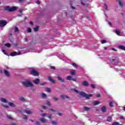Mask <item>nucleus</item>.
I'll return each instance as SVG.
<instances>
[{
  "instance_id": "13",
  "label": "nucleus",
  "mask_w": 125,
  "mask_h": 125,
  "mask_svg": "<svg viewBox=\"0 0 125 125\" xmlns=\"http://www.w3.org/2000/svg\"><path fill=\"white\" fill-rule=\"evenodd\" d=\"M4 10H6L7 11H10V7H9V6H8L4 7Z\"/></svg>"
},
{
  "instance_id": "24",
  "label": "nucleus",
  "mask_w": 125,
  "mask_h": 125,
  "mask_svg": "<svg viewBox=\"0 0 125 125\" xmlns=\"http://www.w3.org/2000/svg\"><path fill=\"white\" fill-rule=\"evenodd\" d=\"M34 32H38V31H39L38 26H36V27H34Z\"/></svg>"
},
{
  "instance_id": "50",
  "label": "nucleus",
  "mask_w": 125,
  "mask_h": 125,
  "mask_svg": "<svg viewBox=\"0 0 125 125\" xmlns=\"http://www.w3.org/2000/svg\"><path fill=\"white\" fill-rule=\"evenodd\" d=\"M96 96H97V97H100L101 95L99 94H97Z\"/></svg>"
},
{
  "instance_id": "43",
  "label": "nucleus",
  "mask_w": 125,
  "mask_h": 125,
  "mask_svg": "<svg viewBox=\"0 0 125 125\" xmlns=\"http://www.w3.org/2000/svg\"><path fill=\"white\" fill-rule=\"evenodd\" d=\"M20 100H21V101H25V99L24 98H21Z\"/></svg>"
},
{
  "instance_id": "8",
  "label": "nucleus",
  "mask_w": 125,
  "mask_h": 125,
  "mask_svg": "<svg viewBox=\"0 0 125 125\" xmlns=\"http://www.w3.org/2000/svg\"><path fill=\"white\" fill-rule=\"evenodd\" d=\"M48 79L52 83H55V80H53L50 76L48 77Z\"/></svg>"
},
{
  "instance_id": "26",
  "label": "nucleus",
  "mask_w": 125,
  "mask_h": 125,
  "mask_svg": "<svg viewBox=\"0 0 125 125\" xmlns=\"http://www.w3.org/2000/svg\"><path fill=\"white\" fill-rule=\"evenodd\" d=\"M106 107H105V106H103L102 107V112H105V111H106Z\"/></svg>"
},
{
  "instance_id": "41",
  "label": "nucleus",
  "mask_w": 125,
  "mask_h": 125,
  "mask_svg": "<svg viewBox=\"0 0 125 125\" xmlns=\"http://www.w3.org/2000/svg\"><path fill=\"white\" fill-rule=\"evenodd\" d=\"M102 43H106L105 40H103L101 41Z\"/></svg>"
},
{
  "instance_id": "57",
  "label": "nucleus",
  "mask_w": 125,
  "mask_h": 125,
  "mask_svg": "<svg viewBox=\"0 0 125 125\" xmlns=\"http://www.w3.org/2000/svg\"><path fill=\"white\" fill-rule=\"evenodd\" d=\"M30 25H33V22L31 21V22H30Z\"/></svg>"
},
{
  "instance_id": "11",
  "label": "nucleus",
  "mask_w": 125,
  "mask_h": 125,
  "mask_svg": "<svg viewBox=\"0 0 125 125\" xmlns=\"http://www.w3.org/2000/svg\"><path fill=\"white\" fill-rule=\"evenodd\" d=\"M0 100L1 102H3V103H7V100L3 98H0Z\"/></svg>"
},
{
  "instance_id": "6",
  "label": "nucleus",
  "mask_w": 125,
  "mask_h": 125,
  "mask_svg": "<svg viewBox=\"0 0 125 125\" xmlns=\"http://www.w3.org/2000/svg\"><path fill=\"white\" fill-rule=\"evenodd\" d=\"M24 112L26 113L27 115H32V114H33V111L30 110L29 109L24 110Z\"/></svg>"
},
{
  "instance_id": "36",
  "label": "nucleus",
  "mask_w": 125,
  "mask_h": 125,
  "mask_svg": "<svg viewBox=\"0 0 125 125\" xmlns=\"http://www.w3.org/2000/svg\"><path fill=\"white\" fill-rule=\"evenodd\" d=\"M109 105H110V107H113V102H110V103H109Z\"/></svg>"
},
{
  "instance_id": "35",
  "label": "nucleus",
  "mask_w": 125,
  "mask_h": 125,
  "mask_svg": "<svg viewBox=\"0 0 125 125\" xmlns=\"http://www.w3.org/2000/svg\"><path fill=\"white\" fill-rule=\"evenodd\" d=\"M5 46H7V47H10V44L7 43L5 44Z\"/></svg>"
},
{
  "instance_id": "27",
  "label": "nucleus",
  "mask_w": 125,
  "mask_h": 125,
  "mask_svg": "<svg viewBox=\"0 0 125 125\" xmlns=\"http://www.w3.org/2000/svg\"><path fill=\"white\" fill-rule=\"evenodd\" d=\"M115 33H116V34H117V35H120L121 32H120V30H119L118 29H116L115 30Z\"/></svg>"
},
{
  "instance_id": "17",
  "label": "nucleus",
  "mask_w": 125,
  "mask_h": 125,
  "mask_svg": "<svg viewBox=\"0 0 125 125\" xmlns=\"http://www.w3.org/2000/svg\"><path fill=\"white\" fill-rule=\"evenodd\" d=\"M71 75H72L73 76H75L76 75V70H72L70 71Z\"/></svg>"
},
{
  "instance_id": "38",
  "label": "nucleus",
  "mask_w": 125,
  "mask_h": 125,
  "mask_svg": "<svg viewBox=\"0 0 125 125\" xmlns=\"http://www.w3.org/2000/svg\"><path fill=\"white\" fill-rule=\"evenodd\" d=\"M104 7L106 10H108V7H107V5L106 4H104Z\"/></svg>"
},
{
  "instance_id": "2",
  "label": "nucleus",
  "mask_w": 125,
  "mask_h": 125,
  "mask_svg": "<svg viewBox=\"0 0 125 125\" xmlns=\"http://www.w3.org/2000/svg\"><path fill=\"white\" fill-rule=\"evenodd\" d=\"M22 85L25 87H32V86H33V83H32L29 80L22 82Z\"/></svg>"
},
{
  "instance_id": "52",
  "label": "nucleus",
  "mask_w": 125,
  "mask_h": 125,
  "mask_svg": "<svg viewBox=\"0 0 125 125\" xmlns=\"http://www.w3.org/2000/svg\"><path fill=\"white\" fill-rule=\"evenodd\" d=\"M110 61H111V62H113V61H115V59H112L110 60Z\"/></svg>"
},
{
  "instance_id": "42",
  "label": "nucleus",
  "mask_w": 125,
  "mask_h": 125,
  "mask_svg": "<svg viewBox=\"0 0 125 125\" xmlns=\"http://www.w3.org/2000/svg\"><path fill=\"white\" fill-rule=\"evenodd\" d=\"M53 99L55 101H57V100H58V98H56V97H54L53 98Z\"/></svg>"
},
{
  "instance_id": "7",
  "label": "nucleus",
  "mask_w": 125,
  "mask_h": 125,
  "mask_svg": "<svg viewBox=\"0 0 125 125\" xmlns=\"http://www.w3.org/2000/svg\"><path fill=\"white\" fill-rule=\"evenodd\" d=\"M67 81H73V82H77L76 78H72L71 76H68L67 77Z\"/></svg>"
},
{
  "instance_id": "16",
  "label": "nucleus",
  "mask_w": 125,
  "mask_h": 125,
  "mask_svg": "<svg viewBox=\"0 0 125 125\" xmlns=\"http://www.w3.org/2000/svg\"><path fill=\"white\" fill-rule=\"evenodd\" d=\"M8 105L11 107H13L16 106V105H15L13 103H11V102L9 103Z\"/></svg>"
},
{
  "instance_id": "44",
  "label": "nucleus",
  "mask_w": 125,
  "mask_h": 125,
  "mask_svg": "<svg viewBox=\"0 0 125 125\" xmlns=\"http://www.w3.org/2000/svg\"><path fill=\"white\" fill-rule=\"evenodd\" d=\"M46 116V113H43V114L42 115V117H45Z\"/></svg>"
},
{
  "instance_id": "19",
  "label": "nucleus",
  "mask_w": 125,
  "mask_h": 125,
  "mask_svg": "<svg viewBox=\"0 0 125 125\" xmlns=\"http://www.w3.org/2000/svg\"><path fill=\"white\" fill-rule=\"evenodd\" d=\"M119 48H120V49H122V50H125V47L123 45H119Z\"/></svg>"
},
{
  "instance_id": "28",
  "label": "nucleus",
  "mask_w": 125,
  "mask_h": 125,
  "mask_svg": "<svg viewBox=\"0 0 125 125\" xmlns=\"http://www.w3.org/2000/svg\"><path fill=\"white\" fill-rule=\"evenodd\" d=\"M72 65V66H73V67H76V68H78V65H77L76 63H73Z\"/></svg>"
},
{
  "instance_id": "32",
  "label": "nucleus",
  "mask_w": 125,
  "mask_h": 125,
  "mask_svg": "<svg viewBox=\"0 0 125 125\" xmlns=\"http://www.w3.org/2000/svg\"><path fill=\"white\" fill-rule=\"evenodd\" d=\"M7 117L8 119H9L10 120H13V118H12V117H11V115H7Z\"/></svg>"
},
{
  "instance_id": "59",
  "label": "nucleus",
  "mask_w": 125,
  "mask_h": 125,
  "mask_svg": "<svg viewBox=\"0 0 125 125\" xmlns=\"http://www.w3.org/2000/svg\"><path fill=\"white\" fill-rule=\"evenodd\" d=\"M109 25H112V23L110 22H108Z\"/></svg>"
},
{
  "instance_id": "45",
  "label": "nucleus",
  "mask_w": 125,
  "mask_h": 125,
  "mask_svg": "<svg viewBox=\"0 0 125 125\" xmlns=\"http://www.w3.org/2000/svg\"><path fill=\"white\" fill-rule=\"evenodd\" d=\"M3 107H4V108H8V106L7 105H3Z\"/></svg>"
},
{
  "instance_id": "23",
  "label": "nucleus",
  "mask_w": 125,
  "mask_h": 125,
  "mask_svg": "<svg viewBox=\"0 0 125 125\" xmlns=\"http://www.w3.org/2000/svg\"><path fill=\"white\" fill-rule=\"evenodd\" d=\"M40 121L42 123H46L45 119L44 118H40Z\"/></svg>"
},
{
  "instance_id": "39",
  "label": "nucleus",
  "mask_w": 125,
  "mask_h": 125,
  "mask_svg": "<svg viewBox=\"0 0 125 125\" xmlns=\"http://www.w3.org/2000/svg\"><path fill=\"white\" fill-rule=\"evenodd\" d=\"M18 31H19L18 28L15 27V32H18Z\"/></svg>"
},
{
  "instance_id": "5",
  "label": "nucleus",
  "mask_w": 125,
  "mask_h": 125,
  "mask_svg": "<svg viewBox=\"0 0 125 125\" xmlns=\"http://www.w3.org/2000/svg\"><path fill=\"white\" fill-rule=\"evenodd\" d=\"M21 54V52H19L18 53L16 52H13L10 54L11 56H16V55H20Z\"/></svg>"
},
{
  "instance_id": "25",
  "label": "nucleus",
  "mask_w": 125,
  "mask_h": 125,
  "mask_svg": "<svg viewBox=\"0 0 125 125\" xmlns=\"http://www.w3.org/2000/svg\"><path fill=\"white\" fill-rule=\"evenodd\" d=\"M111 121H112V117L111 116H109V117H107V122H111Z\"/></svg>"
},
{
  "instance_id": "37",
  "label": "nucleus",
  "mask_w": 125,
  "mask_h": 125,
  "mask_svg": "<svg viewBox=\"0 0 125 125\" xmlns=\"http://www.w3.org/2000/svg\"><path fill=\"white\" fill-rule=\"evenodd\" d=\"M32 30L31 29V28H28L27 29V32L28 33H31Z\"/></svg>"
},
{
  "instance_id": "18",
  "label": "nucleus",
  "mask_w": 125,
  "mask_h": 125,
  "mask_svg": "<svg viewBox=\"0 0 125 125\" xmlns=\"http://www.w3.org/2000/svg\"><path fill=\"white\" fill-rule=\"evenodd\" d=\"M61 98L62 99H65V98H69V97L68 96H67V95H61Z\"/></svg>"
},
{
  "instance_id": "30",
  "label": "nucleus",
  "mask_w": 125,
  "mask_h": 125,
  "mask_svg": "<svg viewBox=\"0 0 125 125\" xmlns=\"http://www.w3.org/2000/svg\"><path fill=\"white\" fill-rule=\"evenodd\" d=\"M119 3L120 6H123V2L121 0H119Z\"/></svg>"
},
{
  "instance_id": "12",
  "label": "nucleus",
  "mask_w": 125,
  "mask_h": 125,
  "mask_svg": "<svg viewBox=\"0 0 125 125\" xmlns=\"http://www.w3.org/2000/svg\"><path fill=\"white\" fill-rule=\"evenodd\" d=\"M83 85L84 86H88V83L86 81H83L82 83Z\"/></svg>"
},
{
  "instance_id": "20",
  "label": "nucleus",
  "mask_w": 125,
  "mask_h": 125,
  "mask_svg": "<svg viewBox=\"0 0 125 125\" xmlns=\"http://www.w3.org/2000/svg\"><path fill=\"white\" fill-rule=\"evenodd\" d=\"M4 72L5 75H6L7 77L9 76V72H8V71H6V70H4Z\"/></svg>"
},
{
  "instance_id": "40",
  "label": "nucleus",
  "mask_w": 125,
  "mask_h": 125,
  "mask_svg": "<svg viewBox=\"0 0 125 125\" xmlns=\"http://www.w3.org/2000/svg\"><path fill=\"white\" fill-rule=\"evenodd\" d=\"M91 86L92 88H95V85L91 84Z\"/></svg>"
},
{
  "instance_id": "31",
  "label": "nucleus",
  "mask_w": 125,
  "mask_h": 125,
  "mask_svg": "<svg viewBox=\"0 0 125 125\" xmlns=\"http://www.w3.org/2000/svg\"><path fill=\"white\" fill-rule=\"evenodd\" d=\"M48 119H52V115H51V114H49L48 116Z\"/></svg>"
},
{
  "instance_id": "63",
  "label": "nucleus",
  "mask_w": 125,
  "mask_h": 125,
  "mask_svg": "<svg viewBox=\"0 0 125 125\" xmlns=\"http://www.w3.org/2000/svg\"><path fill=\"white\" fill-rule=\"evenodd\" d=\"M25 42H27V38H25Z\"/></svg>"
},
{
  "instance_id": "47",
  "label": "nucleus",
  "mask_w": 125,
  "mask_h": 125,
  "mask_svg": "<svg viewBox=\"0 0 125 125\" xmlns=\"http://www.w3.org/2000/svg\"><path fill=\"white\" fill-rule=\"evenodd\" d=\"M51 69H52L53 70H55V67L54 66H51Z\"/></svg>"
},
{
  "instance_id": "14",
  "label": "nucleus",
  "mask_w": 125,
  "mask_h": 125,
  "mask_svg": "<svg viewBox=\"0 0 125 125\" xmlns=\"http://www.w3.org/2000/svg\"><path fill=\"white\" fill-rule=\"evenodd\" d=\"M58 79L59 80V81H60V82H62V83L64 82V79L61 78L59 76H58Z\"/></svg>"
},
{
  "instance_id": "61",
  "label": "nucleus",
  "mask_w": 125,
  "mask_h": 125,
  "mask_svg": "<svg viewBox=\"0 0 125 125\" xmlns=\"http://www.w3.org/2000/svg\"><path fill=\"white\" fill-rule=\"evenodd\" d=\"M120 118H121V119H124V117L121 116V117H120Z\"/></svg>"
},
{
  "instance_id": "21",
  "label": "nucleus",
  "mask_w": 125,
  "mask_h": 125,
  "mask_svg": "<svg viewBox=\"0 0 125 125\" xmlns=\"http://www.w3.org/2000/svg\"><path fill=\"white\" fill-rule=\"evenodd\" d=\"M41 95H42V98H46V97H47V96H46V94H44V93H42V94H41Z\"/></svg>"
},
{
  "instance_id": "60",
  "label": "nucleus",
  "mask_w": 125,
  "mask_h": 125,
  "mask_svg": "<svg viewBox=\"0 0 125 125\" xmlns=\"http://www.w3.org/2000/svg\"><path fill=\"white\" fill-rule=\"evenodd\" d=\"M37 125H40V122H37Z\"/></svg>"
},
{
  "instance_id": "49",
  "label": "nucleus",
  "mask_w": 125,
  "mask_h": 125,
  "mask_svg": "<svg viewBox=\"0 0 125 125\" xmlns=\"http://www.w3.org/2000/svg\"><path fill=\"white\" fill-rule=\"evenodd\" d=\"M36 3H37V4H40V1L37 0V1H36Z\"/></svg>"
},
{
  "instance_id": "29",
  "label": "nucleus",
  "mask_w": 125,
  "mask_h": 125,
  "mask_svg": "<svg viewBox=\"0 0 125 125\" xmlns=\"http://www.w3.org/2000/svg\"><path fill=\"white\" fill-rule=\"evenodd\" d=\"M45 90L47 91V92H50L51 90L49 88H46Z\"/></svg>"
},
{
  "instance_id": "53",
  "label": "nucleus",
  "mask_w": 125,
  "mask_h": 125,
  "mask_svg": "<svg viewBox=\"0 0 125 125\" xmlns=\"http://www.w3.org/2000/svg\"><path fill=\"white\" fill-rule=\"evenodd\" d=\"M24 0H19V1H20V2H22V1H24Z\"/></svg>"
},
{
  "instance_id": "58",
  "label": "nucleus",
  "mask_w": 125,
  "mask_h": 125,
  "mask_svg": "<svg viewBox=\"0 0 125 125\" xmlns=\"http://www.w3.org/2000/svg\"><path fill=\"white\" fill-rule=\"evenodd\" d=\"M58 114L59 115V116H61V113H58Z\"/></svg>"
},
{
  "instance_id": "33",
  "label": "nucleus",
  "mask_w": 125,
  "mask_h": 125,
  "mask_svg": "<svg viewBox=\"0 0 125 125\" xmlns=\"http://www.w3.org/2000/svg\"><path fill=\"white\" fill-rule=\"evenodd\" d=\"M28 117H27L26 115H24L23 117H22V118L24 119V120H27Z\"/></svg>"
},
{
  "instance_id": "22",
  "label": "nucleus",
  "mask_w": 125,
  "mask_h": 125,
  "mask_svg": "<svg viewBox=\"0 0 125 125\" xmlns=\"http://www.w3.org/2000/svg\"><path fill=\"white\" fill-rule=\"evenodd\" d=\"M84 110H85V111H89V110H90V108L87 106H85L84 107Z\"/></svg>"
},
{
  "instance_id": "4",
  "label": "nucleus",
  "mask_w": 125,
  "mask_h": 125,
  "mask_svg": "<svg viewBox=\"0 0 125 125\" xmlns=\"http://www.w3.org/2000/svg\"><path fill=\"white\" fill-rule=\"evenodd\" d=\"M7 24V22L6 21L1 20L0 21V27H4L5 25Z\"/></svg>"
},
{
  "instance_id": "15",
  "label": "nucleus",
  "mask_w": 125,
  "mask_h": 125,
  "mask_svg": "<svg viewBox=\"0 0 125 125\" xmlns=\"http://www.w3.org/2000/svg\"><path fill=\"white\" fill-rule=\"evenodd\" d=\"M99 104H100V102H99V101H95L93 102V104L95 106H96V105H98Z\"/></svg>"
},
{
  "instance_id": "64",
  "label": "nucleus",
  "mask_w": 125,
  "mask_h": 125,
  "mask_svg": "<svg viewBox=\"0 0 125 125\" xmlns=\"http://www.w3.org/2000/svg\"><path fill=\"white\" fill-rule=\"evenodd\" d=\"M104 49H107V47H104Z\"/></svg>"
},
{
  "instance_id": "56",
  "label": "nucleus",
  "mask_w": 125,
  "mask_h": 125,
  "mask_svg": "<svg viewBox=\"0 0 125 125\" xmlns=\"http://www.w3.org/2000/svg\"><path fill=\"white\" fill-rule=\"evenodd\" d=\"M50 111H52V112H54V111H55L54 110V109H50Z\"/></svg>"
},
{
  "instance_id": "62",
  "label": "nucleus",
  "mask_w": 125,
  "mask_h": 125,
  "mask_svg": "<svg viewBox=\"0 0 125 125\" xmlns=\"http://www.w3.org/2000/svg\"><path fill=\"white\" fill-rule=\"evenodd\" d=\"M123 110H124V111H125V107H123Z\"/></svg>"
},
{
  "instance_id": "3",
  "label": "nucleus",
  "mask_w": 125,
  "mask_h": 125,
  "mask_svg": "<svg viewBox=\"0 0 125 125\" xmlns=\"http://www.w3.org/2000/svg\"><path fill=\"white\" fill-rule=\"evenodd\" d=\"M30 73L32 76H38L39 73L38 72L36 71L34 68H31L30 69Z\"/></svg>"
},
{
  "instance_id": "54",
  "label": "nucleus",
  "mask_w": 125,
  "mask_h": 125,
  "mask_svg": "<svg viewBox=\"0 0 125 125\" xmlns=\"http://www.w3.org/2000/svg\"><path fill=\"white\" fill-rule=\"evenodd\" d=\"M23 11V10L22 9H20L19 10V12L21 13Z\"/></svg>"
},
{
  "instance_id": "55",
  "label": "nucleus",
  "mask_w": 125,
  "mask_h": 125,
  "mask_svg": "<svg viewBox=\"0 0 125 125\" xmlns=\"http://www.w3.org/2000/svg\"><path fill=\"white\" fill-rule=\"evenodd\" d=\"M11 125H17L15 123H12Z\"/></svg>"
},
{
  "instance_id": "48",
  "label": "nucleus",
  "mask_w": 125,
  "mask_h": 125,
  "mask_svg": "<svg viewBox=\"0 0 125 125\" xmlns=\"http://www.w3.org/2000/svg\"><path fill=\"white\" fill-rule=\"evenodd\" d=\"M41 85H44V84H45V83H41Z\"/></svg>"
},
{
  "instance_id": "9",
  "label": "nucleus",
  "mask_w": 125,
  "mask_h": 125,
  "mask_svg": "<svg viewBox=\"0 0 125 125\" xmlns=\"http://www.w3.org/2000/svg\"><path fill=\"white\" fill-rule=\"evenodd\" d=\"M40 81H41V80H40V79H35L34 80H33V82L34 83H35V84H39Z\"/></svg>"
},
{
  "instance_id": "51",
  "label": "nucleus",
  "mask_w": 125,
  "mask_h": 125,
  "mask_svg": "<svg viewBox=\"0 0 125 125\" xmlns=\"http://www.w3.org/2000/svg\"><path fill=\"white\" fill-rule=\"evenodd\" d=\"M42 107L43 109H46V106H42Z\"/></svg>"
},
{
  "instance_id": "46",
  "label": "nucleus",
  "mask_w": 125,
  "mask_h": 125,
  "mask_svg": "<svg viewBox=\"0 0 125 125\" xmlns=\"http://www.w3.org/2000/svg\"><path fill=\"white\" fill-rule=\"evenodd\" d=\"M2 52L4 53V54L6 55V53H5V50H2Z\"/></svg>"
},
{
  "instance_id": "10",
  "label": "nucleus",
  "mask_w": 125,
  "mask_h": 125,
  "mask_svg": "<svg viewBox=\"0 0 125 125\" xmlns=\"http://www.w3.org/2000/svg\"><path fill=\"white\" fill-rule=\"evenodd\" d=\"M17 9V7H13L10 8V12H11L12 11H15Z\"/></svg>"
},
{
  "instance_id": "1",
  "label": "nucleus",
  "mask_w": 125,
  "mask_h": 125,
  "mask_svg": "<svg viewBox=\"0 0 125 125\" xmlns=\"http://www.w3.org/2000/svg\"><path fill=\"white\" fill-rule=\"evenodd\" d=\"M72 90H73V91H75V92H76V93H79V94H80L81 96H83V97H85V98L87 99L90 98V97L92 96V94L88 95L87 94H85L84 92H80L75 89H73Z\"/></svg>"
},
{
  "instance_id": "34",
  "label": "nucleus",
  "mask_w": 125,
  "mask_h": 125,
  "mask_svg": "<svg viewBox=\"0 0 125 125\" xmlns=\"http://www.w3.org/2000/svg\"><path fill=\"white\" fill-rule=\"evenodd\" d=\"M46 105H48V106H50V102H49V101H47L46 102Z\"/></svg>"
}]
</instances>
